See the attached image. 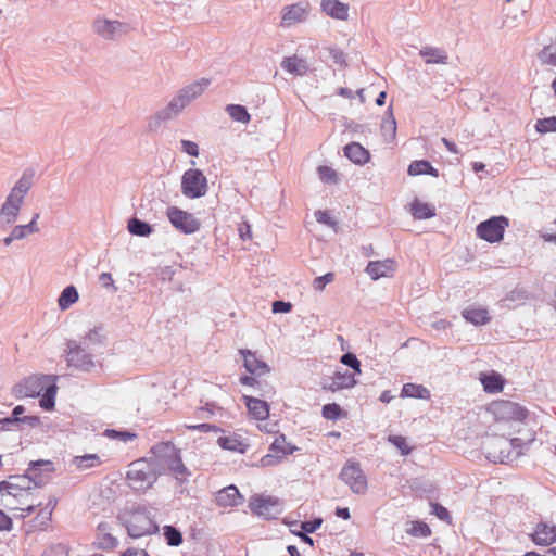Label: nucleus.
Returning <instances> with one entry per match:
<instances>
[{
	"instance_id": "obj_52",
	"label": "nucleus",
	"mask_w": 556,
	"mask_h": 556,
	"mask_svg": "<svg viewBox=\"0 0 556 556\" xmlns=\"http://www.w3.org/2000/svg\"><path fill=\"white\" fill-rule=\"evenodd\" d=\"M328 53L333 63L341 66L346 65V54L342 50L330 47L328 48Z\"/></svg>"
},
{
	"instance_id": "obj_7",
	"label": "nucleus",
	"mask_w": 556,
	"mask_h": 556,
	"mask_svg": "<svg viewBox=\"0 0 556 556\" xmlns=\"http://www.w3.org/2000/svg\"><path fill=\"white\" fill-rule=\"evenodd\" d=\"M509 226V219L506 216H492L478 224L476 228L477 236L489 242L498 243L503 240L506 228Z\"/></svg>"
},
{
	"instance_id": "obj_39",
	"label": "nucleus",
	"mask_w": 556,
	"mask_h": 556,
	"mask_svg": "<svg viewBox=\"0 0 556 556\" xmlns=\"http://www.w3.org/2000/svg\"><path fill=\"white\" fill-rule=\"evenodd\" d=\"M226 112L233 121L239 123L248 124L251 119V115L247 108L240 104H228L226 106Z\"/></svg>"
},
{
	"instance_id": "obj_19",
	"label": "nucleus",
	"mask_w": 556,
	"mask_h": 556,
	"mask_svg": "<svg viewBox=\"0 0 556 556\" xmlns=\"http://www.w3.org/2000/svg\"><path fill=\"white\" fill-rule=\"evenodd\" d=\"M243 358V366L251 375L263 376L270 371V367L256 357V354L248 349L239 351Z\"/></svg>"
},
{
	"instance_id": "obj_58",
	"label": "nucleus",
	"mask_w": 556,
	"mask_h": 556,
	"mask_svg": "<svg viewBox=\"0 0 556 556\" xmlns=\"http://www.w3.org/2000/svg\"><path fill=\"white\" fill-rule=\"evenodd\" d=\"M271 308L274 313H289L292 309V304L290 302L277 300L273 302Z\"/></svg>"
},
{
	"instance_id": "obj_26",
	"label": "nucleus",
	"mask_w": 556,
	"mask_h": 556,
	"mask_svg": "<svg viewBox=\"0 0 556 556\" xmlns=\"http://www.w3.org/2000/svg\"><path fill=\"white\" fill-rule=\"evenodd\" d=\"M419 55L426 64H448V54L443 48L425 46L419 50Z\"/></svg>"
},
{
	"instance_id": "obj_32",
	"label": "nucleus",
	"mask_w": 556,
	"mask_h": 556,
	"mask_svg": "<svg viewBox=\"0 0 556 556\" xmlns=\"http://www.w3.org/2000/svg\"><path fill=\"white\" fill-rule=\"evenodd\" d=\"M463 317L476 325V326H482L489 323L490 316L489 312L485 308H478V307H468L463 311Z\"/></svg>"
},
{
	"instance_id": "obj_27",
	"label": "nucleus",
	"mask_w": 556,
	"mask_h": 556,
	"mask_svg": "<svg viewBox=\"0 0 556 556\" xmlns=\"http://www.w3.org/2000/svg\"><path fill=\"white\" fill-rule=\"evenodd\" d=\"M280 65L285 71L294 76H304L309 71L307 61L295 54L292 56H286Z\"/></svg>"
},
{
	"instance_id": "obj_25",
	"label": "nucleus",
	"mask_w": 556,
	"mask_h": 556,
	"mask_svg": "<svg viewBox=\"0 0 556 556\" xmlns=\"http://www.w3.org/2000/svg\"><path fill=\"white\" fill-rule=\"evenodd\" d=\"M323 12L332 18L346 21L349 18V5L339 0H321Z\"/></svg>"
},
{
	"instance_id": "obj_54",
	"label": "nucleus",
	"mask_w": 556,
	"mask_h": 556,
	"mask_svg": "<svg viewBox=\"0 0 556 556\" xmlns=\"http://www.w3.org/2000/svg\"><path fill=\"white\" fill-rule=\"evenodd\" d=\"M321 523H323L321 518H314L312 520L303 521L301 523V528H302L303 532H305V533H313L317 529L320 528Z\"/></svg>"
},
{
	"instance_id": "obj_59",
	"label": "nucleus",
	"mask_w": 556,
	"mask_h": 556,
	"mask_svg": "<svg viewBox=\"0 0 556 556\" xmlns=\"http://www.w3.org/2000/svg\"><path fill=\"white\" fill-rule=\"evenodd\" d=\"M432 513L440 519V520H447L450 518V511L443 507L440 504H433L432 505Z\"/></svg>"
},
{
	"instance_id": "obj_10",
	"label": "nucleus",
	"mask_w": 556,
	"mask_h": 556,
	"mask_svg": "<svg viewBox=\"0 0 556 556\" xmlns=\"http://www.w3.org/2000/svg\"><path fill=\"white\" fill-rule=\"evenodd\" d=\"M339 478L348 484L350 490L355 494H365L368 489L367 478L361 464L355 460L346 462L340 471Z\"/></svg>"
},
{
	"instance_id": "obj_13",
	"label": "nucleus",
	"mask_w": 556,
	"mask_h": 556,
	"mask_svg": "<svg viewBox=\"0 0 556 556\" xmlns=\"http://www.w3.org/2000/svg\"><path fill=\"white\" fill-rule=\"evenodd\" d=\"M486 457L493 463H508L516 459L511 443L504 437L494 438L486 443Z\"/></svg>"
},
{
	"instance_id": "obj_57",
	"label": "nucleus",
	"mask_w": 556,
	"mask_h": 556,
	"mask_svg": "<svg viewBox=\"0 0 556 556\" xmlns=\"http://www.w3.org/2000/svg\"><path fill=\"white\" fill-rule=\"evenodd\" d=\"M315 218L319 224H323V225H327L330 227L336 225V222L333 220V218L326 211H316Z\"/></svg>"
},
{
	"instance_id": "obj_16",
	"label": "nucleus",
	"mask_w": 556,
	"mask_h": 556,
	"mask_svg": "<svg viewBox=\"0 0 556 556\" xmlns=\"http://www.w3.org/2000/svg\"><path fill=\"white\" fill-rule=\"evenodd\" d=\"M493 413L500 419L523 420L528 416V410L511 401H502L493 405Z\"/></svg>"
},
{
	"instance_id": "obj_36",
	"label": "nucleus",
	"mask_w": 556,
	"mask_h": 556,
	"mask_svg": "<svg viewBox=\"0 0 556 556\" xmlns=\"http://www.w3.org/2000/svg\"><path fill=\"white\" fill-rule=\"evenodd\" d=\"M481 382L483 384L484 390L489 393L500 392L504 388V381L502 376L494 372L491 375H484L481 379Z\"/></svg>"
},
{
	"instance_id": "obj_46",
	"label": "nucleus",
	"mask_w": 556,
	"mask_h": 556,
	"mask_svg": "<svg viewBox=\"0 0 556 556\" xmlns=\"http://www.w3.org/2000/svg\"><path fill=\"white\" fill-rule=\"evenodd\" d=\"M342 408L337 403H329L323 406V417L327 420H337L342 416Z\"/></svg>"
},
{
	"instance_id": "obj_49",
	"label": "nucleus",
	"mask_w": 556,
	"mask_h": 556,
	"mask_svg": "<svg viewBox=\"0 0 556 556\" xmlns=\"http://www.w3.org/2000/svg\"><path fill=\"white\" fill-rule=\"evenodd\" d=\"M319 179L326 184H336L338 181V175L334 169L329 166H319L318 169Z\"/></svg>"
},
{
	"instance_id": "obj_24",
	"label": "nucleus",
	"mask_w": 556,
	"mask_h": 556,
	"mask_svg": "<svg viewBox=\"0 0 556 556\" xmlns=\"http://www.w3.org/2000/svg\"><path fill=\"white\" fill-rule=\"evenodd\" d=\"M249 414L256 420H265L269 415V404L254 396L243 395Z\"/></svg>"
},
{
	"instance_id": "obj_41",
	"label": "nucleus",
	"mask_w": 556,
	"mask_h": 556,
	"mask_svg": "<svg viewBox=\"0 0 556 556\" xmlns=\"http://www.w3.org/2000/svg\"><path fill=\"white\" fill-rule=\"evenodd\" d=\"M163 535L167 545L173 547L179 546L184 541L181 531L170 525L163 527Z\"/></svg>"
},
{
	"instance_id": "obj_2",
	"label": "nucleus",
	"mask_w": 556,
	"mask_h": 556,
	"mask_svg": "<svg viewBox=\"0 0 556 556\" xmlns=\"http://www.w3.org/2000/svg\"><path fill=\"white\" fill-rule=\"evenodd\" d=\"M152 456L149 458L160 476L170 473L179 484L186 483L191 476L184 465L178 450L172 442H160L152 446Z\"/></svg>"
},
{
	"instance_id": "obj_22",
	"label": "nucleus",
	"mask_w": 556,
	"mask_h": 556,
	"mask_svg": "<svg viewBox=\"0 0 556 556\" xmlns=\"http://www.w3.org/2000/svg\"><path fill=\"white\" fill-rule=\"evenodd\" d=\"M216 504L220 507H235L243 502L236 485H228L216 493Z\"/></svg>"
},
{
	"instance_id": "obj_37",
	"label": "nucleus",
	"mask_w": 556,
	"mask_h": 556,
	"mask_svg": "<svg viewBox=\"0 0 556 556\" xmlns=\"http://www.w3.org/2000/svg\"><path fill=\"white\" fill-rule=\"evenodd\" d=\"M110 525L108 522H101L98 526V536L100 545L103 548H113L117 545V540L110 532Z\"/></svg>"
},
{
	"instance_id": "obj_63",
	"label": "nucleus",
	"mask_w": 556,
	"mask_h": 556,
	"mask_svg": "<svg viewBox=\"0 0 556 556\" xmlns=\"http://www.w3.org/2000/svg\"><path fill=\"white\" fill-rule=\"evenodd\" d=\"M18 420L16 417H5L0 419V428L1 430H11V427L18 426Z\"/></svg>"
},
{
	"instance_id": "obj_1",
	"label": "nucleus",
	"mask_w": 556,
	"mask_h": 556,
	"mask_svg": "<svg viewBox=\"0 0 556 556\" xmlns=\"http://www.w3.org/2000/svg\"><path fill=\"white\" fill-rule=\"evenodd\" d=\"M210 85L211 80L208 78H200L179 89L164 109L150 117L149 129L156 130L163 123L178 116L185 108L203 94Z\"/></svg>"
},
{
	"instance_id": "obj_53",
	"label": "nucleus",
	"mask_w": 556,
	"mask_h": 556,
	"mask_svg": "<svg viewBox=\"0 0 556 556\" xmlns=\"http://www.w3.org/2000/svg\"><path fill=\"white\" fill-rule=\"evenodd\" d=\"M334 279V275L332 273H327L323 276H319L314 279L313 287L317 291H323L325 287L332 282Z\"/></svg>"
},
{
	"instance_id": "obj_34",
	"label": "nucleus",
	"mask_w": 556,
	"mask_h": 556,
	"mask_svg": "<svg viewBox=\"0 0 556 556\" xmlns=\"http://www.w3.org/2000/svg\"><path fill=\"white\" fill-rule=\"evenodd\" d=\"M78 291L74 286H67L61 292L58 304L60 309L65 311L78 301Z\"/></svg>"
},
{
	"instance_id": "obj_3",
	"label": "nucleus",
	"mask_w": 556,
	"mask_h": 556,
	"mask_svg": "<svg viewBox=\"0 0 556 556\" xmlns=\"http://www.w3.org/2000/svg\"><path fill=\"white\" fill-rule=\"evenodd\" d=\"M56 380L58 376L55 375H31L18 382L13 391L17 397L41 396L40 407L45 410H51L55 405Z\"/></svg>"
},
{
	"instance_id": "obj_60",
	"label": "nucleus",
	"mask_w": 556,
	"mask_h": 556,
	"mask_svg": "<svg viewBox=\"0 0 556 556\" xmlns=\"http://www.w3.org/2000/svg\"><path fill=\"white\" fill-rule=\"evenodd\" d=\"M341 363L348 367L361 366V362L357 359L356 355L353 353H345L341 356Z\"/></svg>"
},
{
	"instance_id": "obj_50",
	"label": "nucleus",
	"mask_w": 556,
	"mask_h": 556,
	"mask_svg": "<svg viewBox=\"0 0 556 556\" xmlns=\"http://www.w3.org/2000/svg\"><path fill=\"white\" fill-rule=\"evenodd\" d=\"M102 342V336L100 333L99 328H94L89 330V332L85 336L84 340L79 342L81 345L88 348L90 344L97 345Z\"/></svg>"
},
{
	"instance_id": "obj_30",
	"label": "nucleus",
	"mask_w": 556,
	"mask_h": 556,
	"mask_svg": "<svg viewBox=\"0 0 556 556\" xmlns=\"http://www.w3.org/2000/svg\"><path fill=\"white\" fill-rule=\"evenodd\" d=\"M407 173L409 176H418L422 174H427L432 177L439 176V170L427 160L413 161L407 168Z\"/></svg>"
},
{
	"instance_id": "obj_51",
	"label": "nucleus",
	"mask_w": 556,
	"mask_h": 556,
	"mask_svg": "<svg viewBox=\"0 0 556 556\" xmlns=\"http://www.w3.org/2000/svg\"><path fill=\"white\" fill-rule=\"evenodd\" d=\"M389 442L396 446L401 451L402 455H408L412 452L406 439L402 435H390Z\"/></svg>"
},
{
	"instance_id": "obj_40",
	"label": "nucleus",
	"mask_w": 556,
	"mask_h": 556,
	"mask_svg": "<svg viewBox=\"0 0 556 556\" xmlns=\"http://www.w3.org/2000/svg\"><path fill=\"white\" fill-rule=\"evenodd\" d=\"M412 214L416 219H428L435 215V211L427 203L415 201L412 204Z\"/></svg>"
},
{
	"instance_id": "obj_43",
	"label": "nucleus",
	"mask_w": 556,
	"mask_h": 556,
	"mask_svg": "<svg viewBox=\"0 0 556 556\" xmlns=\"http://www.w3.org/2000/svg\"><path fill=\"white\" fill-rule=\"evenodd\" d=\"M538 59L542 64L556 66V40L545 46L538 54Z\"/></svg>"
},
{
	"instance_id": "obj_47",
	"label": "nucleus",
	"mask_w": 556,
	"mask_h": 556,
	"mask_svg": "<svg viewBox=\"0 0 556 556\" xmlns=\"http://www.w3.org/2000/svg\"><path fill=\"white\" fill-rule=\"evenodd\" d=\"M508 441L511 443V447L517 458L518 456L525 454V452L529 448V445L534 441V438L531 437L526 441L521 438H513Z\"/></svg>"
},
{
	"instance_id": "obj_8",
	"label": "nucleus",
	"mask_w": 556,
	"mask_h": 556,
	"mask_svg": "<svg viewBox=\"0 0 556 556\" xmlns=\"http://www.w3.org/2000/svg\"><path fill=\"white\" fill-rule=\"evenodd\" d=\"M207 179L202 170L197 168L187 169L181 177V192L189 199H199L207 192Z\"/></svg>"
},
{
	"instance_id": "obj_64",
	"label": "nucleus",
	"mask_w": 556,
	"mask_h": 556,
	"mask_svg": "<svg viewBox=\"0 0 556 556\" xmlns=\"http://www.w3.org/2000/svg\"><path fill=\"white\" fill-rule=\"evenodd\" d=\"M12 526V519L0 509V531H9Z\"/></svg>"
},
{
	"instance_id": "obj_4",
	"label": "nucleus",
	"mask_w": 556,
	"mask_h": 556,
	"mask_svg": "<svg viewBox=\"0 0 556 556\" xmlns=\"http://www.w3.org/2000/svg\"><path fill=\"white\" fill-rule=\"evenodd\" d=\"M34 170L27 168L15 182L0 207V225L12 226L18 218L24 198L33 186Z\"/></svg>"
},
{
	"instance_id": "obj_21",
	"label": "nucleus",
	"mask_w": 556,
	"mask_h": 556,
	"mask_svg": "<svg viewBox=\"0 0 556 556\" xmlns=\"http://www.w3.org/2000/svg\"><path fill=\"white\" fill-rule=\"evenodd\" d=\"M531 538L536 545L549 546L556 542V526L539 522Z\"/></svg>"
},
{
	"instance_id": "obj_62",
	"label": "nucleus",
	"mask_w": 556,
	"mask_h": 556,
	"mask_svg": "<svg viewBox=\"0 0 556 556\" xmlns=\"http://www.w3.org/2000/svg\"><path fill=\"white\" fill-rule=\"evenodd\" d=\"M280 459H282L279 455L273 453L267 454L262 457L261 463L264 467L274 466L276 465Z\"/></svg>"
},
{
	"instance_id": "obj_6",
	"label": "nucleus",
	"mask_w": 556,
	"mask_h": 556,
	"mask_svg": "<svg viewBox=\"0 0 556 556\" xmlns=\"http://www.w3.org/2000/svg\"><path fill=\"white\" fill-rule=\"evenodd\" d=\"M160 477L159 472L150 459L142 458L130 464L127 471V480L135 491H146L150 489Z\"/></svg>"
},
{
	"instance_id": "obj_23",
	"label": "nucleus",
	"mask_w": 556,
	"mask_h": 556,
	"mask_svg": "<svg viewBox=\"0 0 556 556\" xmlns=\"http://www.w3.org/2000/svg\"><path fill=\"white\" fill-rule=\"evenodd\" d=\"M13 481H1L0 482V492L2 494L7 493L8 495H12L14 497L18 496V492L30 489L29 478L27 473L25 476H16L12 477Z\"/></svg>"
},
{
	"instance_id": "obj_55",
	"label": "nucleus",
	"mask_w": 556,
	"mask_h": 556,
	"mask_svg": "<svg viewBox=\"0 0 556 556\" xmlns=\"http://www.w3.org/2000/svg\"><path fill=\"white\" fill-rule=\"evenodd\" d=\"M99 282L103 288L111 289L113 292L117 291V287L114 285L112 275L110 273H102L99 276Z\"/></svg>"
},
{
	"instance_id": "obj_5",
	"label": "nucleus",
	"mask_w": 556,
	"mask_h": 556,
	"mask_svg": "<svg viewBox=\"0 0 556 556\" xmlns=\"http://www.w3.org/2000/svg\"><path fill=\"white\" fill-rule=\"evenodd\" d=\"M119 519L126 527L129 536L141 538L159 532L154 515L147 507H137L125 511Z\"/></svg>"
},
{
	"instance_id": "obj_28",
	"label": "nucleus",
	"mask_w": 556,
	"mask_h": 556,
	"mask_svg": "<svg viewBox=\"0 0 556 556\" xmlns=\"http://www.w3.org/2000/svg\"><path fill=\"white\" fill-rule=\"evenodd\" d=\"M344 155L353 163L363 165L369 161L370 154L358 142H351L344 147Z\"/></svg>"
},
{
	"instance_id": "obj_12",
	"label": "nucleus",
	"mask_w": 556,
	"mask_h": 556,
	"mask_svg": "<svg viewBox=\"0 0 556 556\" xmlns=\"http://www.w3.org/2000/svg\"><path fill=\"white\" fill-rule=\"evenodd\" d=\"M67 365L81 371H90L94 367L92 354L86 351V346L75 340L67 342Z\"/></svg>"
},
{
	"instance_id": "obj_38",
	"label": "nucleus",
	"mask_w": 556,
	"mask_h": 556,
	"mask_svg": "<svg viewBox=\"0 0 556 556\" xmlns=\"http://www.w3.org/2000/svg\"><path fill=\"white\" fill-rule=\"evenodd\" d=\"M217 443L223 450L232 452L244 453L247 448V445L237 437H219Z\"/></svg>"
},
{
	"instance_id": "obj_45",
	"label": "nucleus",
	"mask_w": 556,
	"mask_h": 556,
	"mask_svg": "<svg viewBox=\"0 0 556 556\" xmlns=\"http://www.w3.org/2000/svg\"><path fill=\"white\" fill-rule=\"evenodd\" d=\"M104 434L112 440H118L125 443L137 438V433L127 430L106 429Z\"/></svg>"
},
{
	"instance_id": "obj_14",
	"label": "nucleus",
	"mask_w": 556,
	"mask_h": 556,
	"mask_svg": "<svg viewBox=\"0 0 556 556\" xmlns=\"http://www.w3.org/2000/svg\"><path fill=\"white\" fill-rule=\"evenodd\" d=\"M249 507L254 515L267 520L275 519L282 511L279 501L273 496H253Z\"/></svg>"
},
{
	"instance_id": "obj_44",
	"label": "nucleus",
	"mask_w": 556,
	"mask_h": 556,
	"mask_svg": "<svg viewBox=\"0 0 556 556\" xmlns=\"http://www.w3.org/2000/svg\"><path fill=\"white\" fill-rule=\"evenodd\" d=\"M406 532L413 536L419 538H428L431 534L429 526L422 521H413Z\"/></svg>"
},
{
	"instance_id": "obj_9",
	"label": "nucleus",
	"mask_w": 556,
	"mask_h": 556,
	"mask_svg": "<svg viewBox=\"0 0 556 556\" xmlns=\"http://www.w3.org/2000/svg\"><path fill=\"white\" fill-rule=\"evenodd\" d=\"M92 30L104 40H117L128 35L131 27L127 23L98 16L92 22Z\"/></svg>"
},
{
	"instance_id": "obj_17",
	"label": "nucleus",
	"mask_w": 556,
	"mask_h": 556,
	"mask_svg": "<svg viewBox=\"0 0 556 556\" xmlns=\"http://www.w3.org/2000/svg\"><path fill=\"white\" fill-rule=\"evenodd\" d=\"M356 384L354 374L337 371L331 377L321 380V388L325 391L337 392L343 389L353 388Z\"/></svg>"
},
{
	"instance_id": "obj_33",
	"label": "nucleus",
	"mask_w": 556,
	"mask_h": 556,
	"mask_svg": "<svg viewBox=\"0 0 556 556\" xmlns=\"http://www.w3.org/2000/svg\"><path fill=\"white\" fill-rule=\"evenodd\" d=\"M295 450V446L291 445L286 441L285 434L277 435L269 446V451L271 453L279 455L281 458L286 457L287 455L293 454Z\"/></svg>"
},
{
	"instance_id": "obj_31",
	"label": "nucleus",
	"mask_w": 556,
	"mask_h": 556,
	"mask_svg": "<svg viewBox=\"0 0 556 556\" xmlns=\"http://www.w3.org/2000/svg\"><path fill=\"white\" fill-rule=\"evenodd\" d=\"M400 396L429 400L430 391L422 384L407 382L403 386Z\"/></svg>"
},
{
	"instance_id": "obj_56",
	"label": "nucleus",
	"mask_w": 556,
	"mask_h": 556,
	"mask_svg": "<svg viewBox=\"0 0 556 556\" xmlns=\"http://www.w3.org/2000/svg\"><path fill=\"white\" fill-rule=\"evenodd\" d=\"M182 151L190 156L199 155V147L195 142L190 140H181Z\"/></svg>"
},
{
	"instance_id": "obj_20",
	"label": "nucleus",
	"mask_w": 556,
	"mask_h": 556,
	"mask_svg": "<svg viewBox=\"0 0 556 556\" xmlns=\"http://www.w3.org/2000/svg\"><path fill=\"white\" fill-rule=\"evenodd\" d=\"M395 270V262L391 258L383 261H370L366 266V274L372 279L378 280L382 277L391 276Z\"/></svg>"
},
{
	"instance_id": "obj_29",
	"label": "nucleus",
	"mask_w": 556,
	"mask_h": 556,
	"mask_svg": "<svg viewBox=\"0 0 556 556\" xmlns=\"http://www.w3.org/2000/svg\"><path fill=\"white\" fill-rule=\"evenodd\" d=\"M381 134L384 138V141L387 143H391L395 140V136H396V121H395V117L393 115V111H392V108L389 106L386 114H384V118L382 119L381 122Z\"/></svg>"
},
{
	"instance_id": "obj_11",
	"label": "nucleus",
	"mask_w": 556,
	"mask_h": 556,
	"mask_svg": "<svg viewBox=\"0 0 556 556\" xmlns=\"http://www.w3.org/2000/svg\"><path fill=\"white\" fill-rule=\"evenodd\" d=\"M166 216L173 227L185 235L195 233L201 228V222L193 214L177 206H168Z\"/></svg>"
},
{
	"instance_id": "obj_48",
	"label": "nucleus",
	"mask_w": 556,
	"mask_h": 556,
	"mask_svg": "<svg viewBox=\"0 0 556 556\" xmlns=\"http://www.w3.org/2000/svg\"><path fill=\"white\" fill-rule=\"evenodd\" d=\"M535 130L541 134L556 131V116L538 119Z\"/></svg>"
},
{
	"instance_id": "obj_18",
	"label": "nucleus",
	"mask_w": 556,
	"mask_h": 556,
	"mask_svg": "<svg viewBox=\"0 0 556 556\" xmlns=\"http://www.w3.org/2000/svg\"><path fill=\"white\" fill-rule=\"evenodd\" d=\"M54 471V466L51 460H35L30 462L29 467L27 468V477L31 480L35 486H42L47 480L45 479L46 473H51Z\"/></svg>"
},
{
	"instance_id": "obj_42",
	"label": "nucleus",
	"mask_w": 556,
	"mask_h": 556,
	"mask_svg": "<svg viewBox=\"0 0 556 556\" xmlns=\"http://www.w3.org/2000/svg\"><path fill=\"white\" fill-rule=\"evenodd\" d=\"M73 464L80 470H86L96 467L100 464V458L97 454H85L83 456H76L73 459Z\"/></svg>"
},
{
	"instance_id": "obj_35",
	"label": "nucleus",
	"mask_w": 556,
	"mask_h": 556,
	"mask_svg": "<svg viewBox=\"0 0 556 556\" xmlns=\"http://www.w3.org/2000/svg\"><path fill=\"white\" fill-rule=\"evenodd\" d=\"M127 228L131 235L138 237H148L153 231V228L150 224L137 217H132L128 220Z\"/></svg>"
},
{
	"instance_id": "obj_61",
	"label": "nucleus",
	"mask_w": 556,
	"mask_h": 556,
	"mask_svg": "<svg viewBox=\"0 0 556 556\" xmlns=\"http://www.w3.org/2000/svg\"><path fill=\"white\" fill-rule=\"evenodd\" d=\"M11 232L13 233V238H15V240H23L29 236L25 225H15Z\"/></svg>"
},
{
	"instance_id": "obj_15",
	"label": "nucleus",
	"mask_w": 556,
	"mask_h": 556,
	"mask_svg": "<svg viewBox=\"0 0 556 556\" xmlns=\"http://www.w3.org/2000/svg\"><path fill=\"white\" fill-rule=\"evenodd\" d=\"M308 8L309 4L306 2H298L283 7L281 10L280 25L288 28L298 23L305 22L308 15Z\"/></svg>"
}]
</instances>
